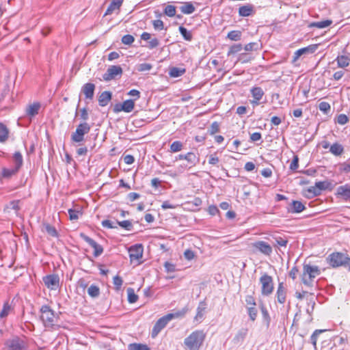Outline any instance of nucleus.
Here are the masks:
<instances>
[{
    "label": "nucleus",
    "mask_w": 350,
    "mask_h": 350,
    "mask_svg": "<svg viewBox=\"0 0 350 350\" xmlns=\"http://www.w3.org/2000/svg\"><path fill=\"white\" fill-rule=\"evenodd\" d=\"M205 337L204 331L196 330L185 339L184 344L189 350H199Z\"/></svg>",
    "instance_id": "obj_1"
},
{
    "label": "nucleus",
    "mask_w": 350,
    "mask_h": 350,
    "mask_svg": "<svg viewBox=\"0 0 350 350\" xmlns=\"http://www.w3.org/2000/svg\"><path fill=\"white\" fill-rule=\"evenodd\" d=\"M327 262L332 267L343 266L350 271V258L340 252H334L327 258Z\"/></svg>",
    "instance_id": "obj_2"
},
{
    "label": "nucleus",
    "mask_w": 350,
    "mask_h": 350,
    "mask_svg": "<svg viewBox=\"0 0 350 350\" xmlns=\"http://www.w3.org/2000/svg\"><path fill=\"white\" fill-rule=\"evenodd\" d=\"M321 274V270L318 266L304 264L301 279L306 286H311L314 279Z\"/></svg>",
    "instance_id": "obj_3"
},
{
    "label": "nucleus",
    "mask_w": 350,
    "mask_h": 350,
    "mask_svg": "<svg viewBox=\"0 0 350 350\" xmlns=\"http://www.w3.org/2000/svg\"><path fill=\"white\" fill-rule=\"evenodd\" d=\"M185 310L178 312L176 313L168 314L161 318H160L154 324L152 331V337H156L158 334L167 325L168 322L175 317H179L184 316Z\"/></svg>",
    "instance_id": "obj_4"
},
{
    "label": "nucleus",
    "mask_w": 350,
    "mask_h": 350,
    "mask_svg": "<svg viewBox=\"0 0 350 350\" xmlns=\"http://www.w3.org/2000/svg\"><path fill=\"white\" fill-rule=\"evenodd\" d=\"M261 285V294L263 296H269L274 289L273 278L266 273H264L259 279Z\"/></svg>",
    "instance_id": "obj_5"
},
{
    "label": "nucleus",
    "mask_w": 350,
    "mask_h": 350,
    "mask_svg": "<svg viewBox=\"0 0 350 350\" xmlns=\"http://www.w3.org/2000/svg\"><path fill=\"white\" fill-rule=\"evenodd\" d=\"M91 129L90 125L83 122L80 123L76 129V131L71 135V140L73 142L81 143L84 140V135L88 134Z\"/></svg>",
    "instance_id": "obj_6"
},
{
    "label": "nucleus",
    "mask_w": 350,
    "mask_h": 350,
    "mask_svg": "<svg viewBox=\"0 0 350 350\" xmlns=\"http://www.w3.org/2000/svg\"><path fill=\"white\" fill-rule=\"evenodd\" d=\"M41 319L45 327H52L55 323L56 317L49 306L44 305L40 308Z\"/></svg>",
    "instance_id": "obj_7"
},
{
    "label": "nucleus",
    "mask_w": 350,
    "mask_h": 350,
    "mask_svg": "<svg viewBox=\"0 0 350 350\" xmlns=\"http://www.w3.org/2000/svg\"><path fill=\"white\" fill-rule=\"evenodd\" d=\"M6 350H27V345L24 340L16 337L8 340L5 343Z\"/></svg>",
    "instance_id": "obj_8"
},
{
    "label": "nucleus",
    "mask_w": 350,
    "mask_h": 350,
    "mask_svg": "<svg viewBox=\"0 0 350 350\" xmlns=\"http://www.w3.org/2000/svg\"><path fill=\"white\" fill-rule=\"evenodd\" d=\"M122 73V69L120 66H111L103 75V78L105 81H109L113 79L117 75H121Z\"/></svg>",
    "instance_id": "obj_9"
},
{
    "label": "nucleus",
    "mask_w": 350,
    "mask_h": 350,
    "mask_svg": "<svg viewBox=\"0 0 350 350\" xmlns=\"http://www.w3.org/2000/svg\"><path fill=\"white\" fill-rule=\"evenodd\" d=\"M318 44H310L296 51L293 55V62H295L301 55L314 53L318 49Z\"/></svg>",
    "instance_id": "obj_10"
},
{
    "label": "nucleus",
    "mask_w": 350,
    "mask_h": 350,
    "mask_svg": "<svg viewBox=\"0 0 350 350\" xmlns=\"http://www.w3.org/2000/svg\"><path fill=\"white\" fill-rule=\"evenodd\" d=\"M250 93L252 96V100H250V103L253 105H258L260 103L261 99L263 98L265 95V92L260 87H253L250 90Z\"/></svg>",
    "instance_id": "obj_11"
},
{
    "label": "nucleus",
    "mask_w": 350,
    "mask_h": 350,
    "mask_svg": "<svg viewBox=\"0 0 350 350\" xmlns=\"http://www.w3.org/2000/svg\"><path fill=\"white\" fill-rule=\"evenodd\" d=\"M44 284L51 290H56L59 286V278L57 275H48L43 278Z\"/></svg>",
    "instance_id": "obj_12"
},
{
    "label": "nucleus",
    "mask_w": 350,
    "mask_h": 350,
    "mask_svg": "<svg viewBox=\"0 0 350 350\" xmlns=\"http://www.w3.org/2000/svg\"><path fill=\"white\" fill-rule=\"evenodd\" d=\"M81 237L87 243H88L94 249V256L97 257L103 252V247L98 243H97L94 240L83 234H81Z\"/></svg>",
    "instance_id": "obj_13"
},
{
    "label": "nucleus",
    "mask_w": 350,
    "mask_h": 350,
    "mask_svg": "<svg viewBox=\"0 0 350 350\" xmlns=\"http://www.w3.org/2000/svg\"><path fill=\"white\" fill-rule=\"evenodd\" d=\"M143 247L142 245H135L131 246L129 250V257L131 261L138 260L142 258Z\"/></svg>",
    "instance_id": "obj_14"
},
{
    "label": "nucleus",
    "mask_w": 350,
    "mask_h": 350,
    "mask_svg": "<svg viewBox=\"0 0 350 350\" xmlns=\"http://www.w3.org/2000/svg\"><path fill=\"white\" fill-rule=\"evenodd\" d=\"M252 246L254 248L265 255L269 256L272 253V247L265 241H256L252 243Z\"/></svg>",
    "instance_id": "obj_15"
},
{
    "label": "nucleus",
    "mask_w": 350,
    "mask_h": 350,
    "mask_svg": "<svg viewBox=\"0 0 350 350\" xmlns=\"http://www.w3.org/2000/svg\"><path fill=\"white\" fill-rule=\"evenodd\" d=\"M329 183L327 181H319L315 183L314 187H311L308 189L310 193H312L314 196H317L321 194L323 190H325L328 188Z\"/></svg>",
    "instance_id": "obj_16"
},
{
    "label": "nucleus",
    "mask_w": 350,
    "mask_h": 350,
    "mask_svg": "<svg viewBox=\"0 0 350 350\" xmlns=\"http://www.w3.org/2000/svg\"><path fill=\"white\" fill-rule=\"evenodd\" d=\"M135 107V103L133 100L129 99L122 103L121 105H117L115 107L114 111L116 112L123 111L126 113L132 111Z\"/></svg>",
    "instance_id": "obj_17"
},
{
    "label": "nucleus",
    "mask_w": 350,
    "mask_h": 350,
    "mask_svg": "<svg viewBox=\"0 0 350 350\" xmlns=\"http://www.w3.org/2000/svg\"><path fill=\"white\" fill-rule=\"evenodd\" d=\"M276 298L278 303L282 304L286 301V288L283 282H280L276 291Z\"/></svg>",
    "instance_id": "obj_18"
},
{
    "label": "nucleus",
    "mask_w": 350,
    "mask_h": 350,
    "mask_svg": "<svg viewBox=\"0 0 350 350\" xmlns=\"http://www.w3.org/2000/svg\"><path fill=\"white\" fill-rule=\"evenodd\" d=\"M336 195L345 200H350V185L345 184L338 187L336 189Z\"/></svg>",
    "instance_id": "obj_19"
},
{
    "label": "nucleus",
    "mask_w": 350,
    "mask_h": 350,
    "mask_svg": "<svg viewBox=\"0 0 350 350\" xmlns=\"http://www.w3.org/2000/svg\"><path fill=\"white\" fill-rule=\"evenodd\" d=\"M141 39L143 40H146V41L150 40V41L148 42V47L150 49H154L159 45V40L156 38H151L150 33H149L148 32L142 33V34L141 35Z\"/></svg>",
    "instance_id": "obj_20"
},
{
    "label": "nucleus",
    "mask_w": 350,
    "mask_h": 350,
    "mask_svg": "<svg viewBox=\"0 0 350 350\" xmlns=\"http://www.w3.org/2000/svg\"><path fill=\"white\" fill-rule=\"evenodd\" d=\"M95 90V85L92 83H87L82 87V92L88 99H92Z\"/></svg>",
    "instance_id": "obj_21"
},
{
    "label": "nucleus",
    "mask_w": 350,
    "mask_h": 350,
    "mask_svg": "<svg viewBox=\"0 0 350 350\" xmlns=\"http://www.w3.org/2000/svg\"><path fill=\"white\" fill-rule=\"evenodd\" d=\"M40 107V104L38 102L27 105L25 109L27 116L30 118L34 117L38 113Z\"/></svg>",
    "instance_id": "obj_22"
},
{
    "label": "nucleus",
    "mask_w": 350,
    "mask_h": 350,
    "mask_svg": "<svg viewBox=\"0 0 350 350\" xmlns=\"http://www.w3.org/2000/svg\"><path fill=\"white\" fill-rule=\"evenodd\" d=\"M122 2L123 0H113L108 6L105 13V16L111 14L116 10H119L122 4Z\"/></svg>",
    "instance_id": "obj_23"
},
{
    "label": "nucleus",
    "mask_w": 350,
    "mask_h": 350,
    "mask_svg": "<svg viewBox=\"0 0 350 350\" xmlns=\"http://www.w3.org/2000/svg\"><path fill=\"white\" fill-rule=\"evenodd\" d=\"M112 94L109 91L103 92L98 97V103L101 107H105L108 105L111 99Z\"/></svg>",
    "instance_id": "obj_24"
},
{
    "label": "nucleus",
    "mask_w": 350,
    "mask_h": 350,
    "mask_svg": "<svg viewBox=\"0 0 350 350\" xmlns=\"http://www.w3.org/2000/svg\"><path fill=\"white\" fill-rule=\"evenodd\" d=\"M306 208L305 206L300 202L293 200L288 208V212L292 213H301Z\"/></svg>",
    "instance_id": "obj_25"
},
{
    "label": "nucleus",
    "mask_w": 350,
    "mask_h": 350,
    "mask_svg": "<svg viewBox=\"0 0 350 350\" xmlns=\"http://www.w3.org/2000/svg\"><path fill=\"white\" fill-rule=\"evenodd\" d=\"M10 136L8 128L3 123H0V143H5Z\"/></svg>",
    "instance_id": "obj_26"
},
{
    "label": "nucleus",
    "mask_w": 350,
    "mask_h": 350,
    "mask_svg": "<svg viewBox=\"0 0 350 350\" xmlns=\"http://www.w3.org/2000/svg\"><path fill=\"white\" fill-rule=\"evenodd\" d=\"M180 10L185 14H191L195 12L196 8L191 2H185L180 7Z\"/></svg>",
    "instance_id": "obj_27"
},
{
    "label": "nucleus",
    "mask_w": 350,
    "mask_h": 350,
    "mask_svg": "<svg viewBox=\"0 0 350 350\" xmlns=\"http://www.w3.org/2000/svg\"><path fill=\"white\" fill-rule=\"evenodd\" d=\"M247 334V329H240L235 336L233 338V342L234 344H240L242 343Z\"/></svg>",
    "instance_id": "obj_28"
},
{
    "label": "nucleus",
    "mask_w": 350,
    "mask_h": 350,
    "mask_svg": "<svg viewBox=\"0 0 350 350\" xmlns=\"http://www.w3.org/2000/svg\"><path fill=\"white\" fill-rule=\"evenodd\" d=\"M336 61L339 68L347 67L350 64V58L347 55H338Z\"/></svg>",
    "instance_id": "obj_29"
},
{
    "label": "nucleus",
    "mask_w": 350,
    "mask_h": 350,
    "mask_svg": "<svg viewBox=\"0 0 350 350\" xmlns=\"http://www.w3.org/2000/svg\"><path fill=\"white\" fill-rule=\"evenodd\" d=\"M329 151L335 156H340L343 153L344 148L341 144L334 143L329 147Z\"/></svg>",
    "instance_id": "obj_30"
},
{
    "label": "nucleus",
    "mask_w": 350,
    "mask_h": 350,
    "mask_svg": "<svg viewBox=\"0 0 350 350\" xmlns=\"http://www.w3.org/2000/svg\"><path fill=\"white\" fill-rule=\"evenodd\" d=\"M253 12V6L251 5H245L239 8V14L241 16H249Z\"/></svg>",
    "instance_id": "obj_31"
},
{
    "label": "nucleus",
    "mask_w": 350,
    "mask_h": 350,
    "mask_svg": "<svg viewBox=\"0 0 350 350\" xmlns=\"http://www.w3.org/2000/svg\"><path fill=\"white\" fill-rule=\"evenodd\" d=\"M185 69L183 68L172 67L169 70V75L171 77H178L185 72Z\"/></svg>",
    "instance_id": "obj_32"
},
{
    "label": "nucleus",
    "mask_w": 350,
    "mask_h": 350,
    "mask_svg": "<svg viewBox=\"0 0 350 350\" xmlns=\"http://www.w3.org/2000/svg\"><path fill=\"white\" fill-rule=\"evenodd\" d=\"M19 169L16 167L12 168H3L2 170V177L5 178H9L12 177L13 175L16 174Z\"/></svg>",
    "instance_id": "obj_33"
},
{
    "label": "nucleus",
    "mask_w": 350,
    "mask_h": 350,
    "mask_svg": "<svg viewBox=\"0 0 350 350\" xmlns=\"http://www.w3.org/2000/svg\"><path fill=\"white\" fill-rule=\"evenodd\" d=\"M332 23V21L330 20H325L319 22H313L310 23L309 27H317L319 29H323L328 26H329Z\"/></svg>",
    "instance_id": "obj_34"
},
{
    "label": "nucleus",
    "mask_w": 350,
    "mask_h": 350,
    "mask_svg": "<svg viewBox=\"0 0 350 350\" xmlns=\"http://www.w3.org/2000/svg\"><path fill=\"white\" fill-rule=\"evenodd\" d=\"M184 159L187 161L191 165H196V163L199 161L198 157L193 152H188L185 154Z\"/></svg>",
    "instance_id": "obj_35"
},
{
    "label": "nucleus",
    "mask_w": 350,
    "mask_h": 350,
    "mask_svg": "<svg viewBox=\"0 0 350 350\" xmlns=\"http://www.w3.org/2000/svg\"><path fill=\"white\" fill-rule=\"evenodd\" d=\"M13 161L14 163V167H17L18 169H20L21 167L23 165V157L21 152H16L13 157Z\"/></svg>",
    "instance_id": "obj_36"
},
{
    "label": "nucleus",
    "mask_w": 350,
    "mask_h": 350,
    "mask_svg": "<svg viewBox=\"0 0 350 350\" xmlns=\"http://www.w3.org/2000/svg\"><path fill=\"white\" fill-rule=\"evenodd\" d=\"M88 293L93 298L97 297L100 295V288L96 285L92 284L88 289Z\"/></svg>",
    "instance_id": "obj_37"
},
{
    "label": "nucleus",
    "mask_w": 350,
    "mask_h": 350,
    "mask_svg": "<svg viewBox=\"0 0 350 350\" xmlns=\"http://www.w3.org/2000/svg\"><path fill=\"white\" fill-rule=\"evenodd\" d=\"M179 31L180 34L183 36L184 39L187 41H191L192 40V33L191 31H188L183 26L179 27Z\"/></svg>",
    "instance_id": "obj_38"
},
{
    "label": "nucleus",
    "mask_w": 350,
    "mask_h": 350,
    "mask_svg": "<svg viewBox=\"0 0 350 350\" xmlns=\"http://www.w3.org/2000/svg\"><path fill=\"white\" fill-rule=\"evenodd\" d=\"M129 350H150V349L144 344L131 343L129 345Z\"/></svg>",
    "instance_id": "obj_39"
},
{
    "label": "nucleus",
    "mask_w": 350,
    "mask_h": 350,
    "mask_svg": "<svg viewBox=\"0 0 350 350\" xmlns=\"http://www.w3.org/2000/svg\"><path fill=\"white\" fill-rule=\"evenodd\" d=\"M227 38L233 41H239L241 38V31L236 30L231 31L228 33Z\"/></svg>",
    "instance_id": "obj_40"
},
{
    "label": "nucleus",
    "mask_w": 350,
    "mask_h": 350,
    "mask_svg": "<svg viewBox=\"0 0 350 350\" xmlns=\"http://www.w3.org/2000/svg\"><path fill=\"white\" fill-rule=\"evenodd\" d=\"M205 310H206V304L204 302H200L197 308V314L196 315L195 319L196 320L201 319L204 315Z\"/></svg>",
    "instance_id": "obj_41"
},
{
    "label": "nucleus",
    "mask_w": 350,
    "mask_h": 350,
    "mask_svg": "<svg viewBox=\"0 0 350 350\" xmlns=\"http://www.w3.org/2000/svg\"><path fill=\"white\" fill-rule=\"evenodd\" d=\"M243 49L241 44H235L230 46L228 52V56L234 55L240 52Z\"/></svg>",
    "instance_id": "obj_42"
},
{
    "label": "nucleus",
    "mask_w": 350,
    "mask_h": 350,
    "mask_svg": "<svg viewBox=\"0 0 350 350\" xmlns=\"http://www.w3.org/2000/svg\"><path fill=\"white\" fill-rule=\"evenodd\" d=\"M183 144L180 141L174 142L170 146V151L172 152H177L182 150Z\"/></svg>",
    "instance_id": "obj_43"
},
{
    "label": "nucleus",
    "mask_w": 350,
    "mask_h": 350,
    "mask_svg": "<svg viewBox=\"0 0 350 350\" xmlns=\"http://www.w3.org/2000/svg\"><path fill=\"white\" fill-rule=\"evenodd\" d=\"M12 310L11 306L8 303L3 304V309L0 312V318L3 319L6 317Z\"/></svg>",
    "instance_id": "obj_44"
},
{
    "label": "nucleus",
    "mask_w": 350,
    "mask_h": 350,
    "mask_svg": "<svg viewBox=\"0 0 350 350\" xmlns=\"http://www.w3.org/2000/svg\"><path fill=\"white\" fill-rule=\"evenodd\" d=\"M128 301L131 304L135 303L138 299V296L135 293L133 288H128Z\"/></svg>",
    "instance_id": "obj_45"
},
{
    "label": "nucleus",
    "mask_w": 350,
    "mask_h": 350,
    "mask_svg": "<svg viewBox=\"0 0 350 350\" xmlns=\"http://www.w3.org/2000/svg\"><path fill=\"white\" fill-rule=\"evenodd\" d=\"M164 14L169 17H173L176 15V7L168 5L165 8Z\"/></svg>",
    "instance_id": "obj_46"
},
{
    "label": "nucleus",
    "mask_w": 350,
    "mask_h": 350,
    "mask_svg": "<svg viewBox=\"0 0 350 350\" xmlns=\"http://www.w3.org/2000/svg\"><path fill=\"white\" fill-rule=\"evenodd\" d=\"M249 317L252 321H255L257 317L258 311L255 306H247Z\"/></svg>",
    "instance_id": "obj_47"
},
{
    "label": "nucleus",
    "mask_w": 350,
    "mask_h": 350,
    "mask_svg": "<svg viewBox=\"0 0 350 350\" xmlns=\"http://www.w3.org/2000/svg\"><path fill=\"white\" fill-rule=\"evenodd\" d=\"M68 215L70 220H77L79 219V215H81V212L78 210L70 208L68 210Z\"/></svg>",
    "instance_id": "obj_48"
},
{
    "label": "nucleus",
    "mask_w": 350,
    "mask_h": 350,
    "mask_svg": "<svg viewBox=\"0 0 350 350\" xmlns=\"http://www.w3.org/2000/svg\"><path fill=\"white\" fill-rule=\"evenodd\" d=\"M276 245L281 247H286L288 243V239L281 237H275L273 238Z\"/></svg>",
    "instance_id": "obj_49"
},
{
    "label": "nucleus",
    "mask_w": 350,
    "mask_h": 350,
    "mask_svg": "<svg viewBox=\"0 0 350 350\" xmlns=\"http://www.w3.org/2000/svg\"><path fill=\"white\" fill-rule=\"evenodd\" d=\"M323 331L321 330V329H317L315 330L313 334H312V336H310V340H311V342L312 344L313 345V346L316 348V345H317V338L319 336V335L322 333Z\"/></svg>",
    "instance_id": "obj_50"
},
{
    "label": "nucleus",
    "mask_w": 350,
    "mask_h": 350,
    "mask_svg": "<svg viewBox=\"0 0 350 350\" xmlns=\"http://www.w3.org/2000/svg\"><path fill=\"white\" fill-rule=\"evenodd\" d=\"M259 49V44L257 42H250L246 44L244 49L246 51H257Z\"/></svg>",
    "instance_id": "obj_51"
},
{
    "label": "nucleus",
    "mask_w": 350,
    "mask_h": 350,
    "mask_svg": "<svg viewBox=\"0 0 350 350\" xmlns=\"http://www.w3.org/2000/svg\"><path fill=\"white\" fill-rule=\"evenodd\" d=\"M134 37L129 34L125 35L122 38V43L127 45L131 44L134 42Z\"/></svg>",
    "instance_id": "obj_52"
},
{
    "label": "nucleus",
    "mask_w": 350,
    "mask_h": 350,
    "mask_svg": "<svg viewBox=\"0 0 350 350\" xmlns=\"http://www.w3.org/2000/svg\"><path fill=\"white\" fill-rule=\"evenodd\" d=\"M319 108L320 111L327 113L330 111V105L327 102H321L319 103Z\"/></svg>",
    "instance_id": "obj_53"
},
{
    "label": "nucleus",
    "mask_w": 350,
    "mask_h": 350,
    "mask_svg": "<svg viewBox=\"0 0 350 350\" xmlns=\"http://www.w3.org/2000/svg\"><path fill=\"white\" fill-rule=\"evenodd\" d=\"M152 68V66L150 64L143 63L138 66L137 70L139 72H145L148 71Z\"/></svg>",
    "instance_id": "obj_54"
},
{
    "label": "nucleus",
    "mask_w": 350,
    "mask_h": 350,
    "mask_svg": "<svg viewBox=\"0 0 350 350\" xmlns=\"http://www.w3.org/2000/svg\"><path fill=\"white\" fill-rule=\"evenodd\" d=\"M349 118L345 114H340L337 117V122L340 125H344L349 122Z\"/></svg>",
    "instance_id": "obj_55"
},
{
    "label": "nucleus",
    "mask_w": 350,
    "mask_h": 350,
    "mask_svg": "<svg viewBox=\"0 0 350 350\" xmlns=\"http://www.w3.org/2000/svg\"><path fill=\"white\" fill-rule=\"evenodd\" d=\"M118 224L122 228L129 230H131L133 226L132 223L129 220L118 221Z\"/></svg>",
    "instance_id": "obj_56"
},
{
    "label": "nucleus",
    "mask_w": 350,
    "mask_h": 350,
    "mask_svg": "<svg viewBox=\"0 0 350 350\" xmlns=\"http://www.w3.org/2000/svg\"><path fill=\"white\" fill-rule=\"evenodd\" d=\"M152 25L156 30H162L164 28V23L161 20L153 21Z\"/></svg>",
    "instance_id": "obj_57"
},
{
    "label": "nucleus",
    "mask_w": 350,
    "mask_h": 350,
    "mask_svg": "<svg viewBox=\"0 0 350 350\" xmlns=\"http://www.w3.org/2000/svg\"><path fill=\"white\" fill-rule=\"evenodd\" d=\"M45 229H46V231L47 232V233L49 234H50L51 236L53 237H55L57 236V230H55V228L51 226V225H46L45 226Z\"/></svg>",
    "instance_id": "obj_58"
},
{
    "label": "nucleus",
    "mask_w": 350,
    "mask_h": 350,
    "mask_svg": "<svg viewBox=\"0 0 350 350\" xmlns=\"http://www.w3.org/2000/svg\"><path fill=\"white\" fill-rule=\"evenodd\" d=\"M219 161V157L217 156L216 153L212 154L209 156L208 163L211 165H215Z\"/></svg>",
    "instance_id": "obj_59"
},
{
    "label": "nucleus",
    "mask_w": 350,
    "mask_h": 350,
    "mask_svg": "<svg viewBox=\"0 0 350 350\" xmlns=\"http://www.w3.org/2000/svg\"><path fill=\"white\" fill-rule=\"evenodd\" d=\"M219 131V125L218 122H214L211 124L209 132L211 135H213Z\"/></svg>",
    "instance_id": "obj_60"
},
{
    "label": "nucleus",
    "mask_w": 350,
    "mask_h": 350,
    "mask_svg": "<svg viewBox=\"0 0 350 350\" xmlns=\"http://www.w3.org/2000/svg\"><path fill=\"white\" fill-rule=\"evenodd\" d=\"M113 284L116 286V288L117 289H119L120 288V287L122 286V283H123V280L121 278V277H120L119 275H116L114 278H113Z\"/></svg>",
    "instance_id": "obj_61"
},
{
    "label": "nucleus",
    "mask_w": 350,
    "mask_h": 350,
    "mask_svg": "<svg viewBox=\"0 0 350 350\" xmlns=\"http://www.w3.org/2000/svg\"><path fill=\"white\" fill-rule=\"evenodd\" d=\"M245 302L247 306H256V305L255 299L252 295H247L245 297Z\"/></svg>",
    "instance_id": "obj_62"
},
{
    "label": "nucleus",
    "mask_w": 350,
    "mask_h": 350,
    "mask_svg": "<svg viewBox=\"0 0 350 350\" xmlns=\"http://www.w3.org/2000/svg\"><path fill=\"white\" fill-rule=\"evenodd\" d=\"M80 116L84 122L88 120L89 115L86 108H83L80 110Z\"/></svg>",
    "instance_id": "obj_63"
},
{
    "label": "nucleus",
    "mask_w": 350,
    "mask_h": 350,
    "mask_svg": "<svg viewBox=\"0 0 350 350\" xmlns=\"http://www.w3.org/2000/svg\"><path fill=\"white\" fill-rule=\"evenodd\" d=\"M176 207V205L170 203L169 201H165L161 204V208L164 210L168 209V208H175Z\"/></svg>",
    "instance_id": "obj_64"
}]
</instances>
